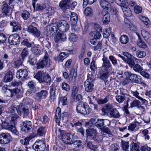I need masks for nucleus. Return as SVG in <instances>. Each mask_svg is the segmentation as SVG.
<instances>
[{
  "instance_id": "obj_32",
  "label": "nucleus",
  "mask_w": 151,
  "mask_h": 151,
  "mask_svg": "<svg viewBox=\"0 0 151 151\" xmlns=\"http://www.w3.org/2000/svg\"><path fill=\"white\" fill-rule=\"evenodd\" d=\"M31 51L36 56H38L40 54L41 52L40 47L38 46H34L32 47Z\"/></svg>"
},
{
  "instance_id": "obj_10",
  "label": "nucleus",
  "mask_w": 151,
  "mask_h": 151,
  "mask_svg": "<svg viewBox=\"0 0 151 151\" xmlns=\"http://www.w3.org/2000/svg\"><path fill=\"white\" fill-rule=\"evenodd\" d=\"M73 135L70 133L63 134L62 136L61 139L65 143L71 144L73 143Z\"/></svg>"
},
{
  "instance_id": "obj_43",
  "label": "nucleus",
  "mask_w": 151,
  "mask_h": 151,
  "mask_svg": "<svg viewBox=\"0 0 151 151\" xmlns=\"http://www.w3.org/2000/svg\"><path fill=\"white\" fill-rule=\"evenodd\" d=\"M100 130L101 133L103 134H104L105 133L111 134V133L110 129L108 127H103Z\"/></svg>"
},
{
  "instance_id": "obj_19",
  "label": "nucleus",
  "mask_w": 151,
  "mask_h": 151,
  "mask_svg": "<svg viewBox=\"0 0 151 151\" xmlns=\"http://www.w3.org/2000/svg\"><path fill=\"white\" fill-rule=\"evenodd\" d=\"M109 69L101 68L100 71V78L103 80L107 78L109 76Z\"/></svg>"
},
{
  "instance_id": "obj_28",
  "label": "nucleus",
  "mask_w": 151,
  "mask_h": 151,
  "mask_svg": "<svg viewBox=\"0 0 151 151\" xmlns=\"http://www.w3.org/2000/svg\"><path fill=\"white\" fill-rule=\"evenodd\" d=\"M20 60L23 61L29 55V52L28 49L26 47L23 48L21 52Z\"/></svg>"
},
{
  "instance_id": "obj_55",
  "label": "nucleus",
  "mask_w": 151,
  "mask_h": 151,
  "mask_svg": "<svg viewBox=\"0 0 151 151\" xmlns=\"http://www.w3.org/2000/svg\"><path fill=\"white\" fill-rule=\"evenodd\" d=\"M77 76V70L76 69H72L70 71V76L73 79L75 80V78Z\"/></svg>"
},
{
  "instance_id": "obj_59",
  "label": "nucleus",
  "mask_w": 151,
  "mask_h": 151,
  "mask_svg": "<svg viewBox=\"0 0 151 151\" xmlns=\"http://www.w3.org/2000/svg\"><path fill=\"white\" fill-rule=\"evenodd\" d=\"M100 32L97 31L92 32L91 33V36L95 38L96 39H99L100 38L101 36Z\"/></svg>"
},
{
  "instance_id": "obj_15",
  "label": "nucleus",
  "mask_w": 151,
  "mask_h": 151,
  "mask_svg": "<svg viewBox=\"0 0 151 151\" xmlns=\"http://www.w3.org/2000/svg\"><path fill=\"white\" fill-rule=\"evenodd\" d=\"M28 75V72L25 69H20L16 73L17 78L22 80L27 77Z\"/></svg>"
},
{
  "instance_id": "obj_54",
  "label": "nucleus",
  "mask_w": 151,
  "mask_h": 151,
  "mask_svg": "<svg viewBox=\"0 0 151 151\" xmlns=\"http://www.w3.org/2000/svg\"><path fill=\"white\" fill-rule=\"evenodd\" d=\"M116 100L119 103H122L124 101L126 97L125 95H118L116 96Z\"/></svg>"
},
{
  "instance_id": "obj_31",
  "label": "nucleus",
  "mask_w": 151,
  "mask_h": 151,
  "mask_svg": "<svg viewBox=\"0 0 151 151\" xmlns=\"http://www.w3.org/2000/svg\"><path fill=\"white\" fill-rule=\"evenodd\" d=\"M61 109L60 108H57L56 109L55 116L54 118L56 123L59 124L61 120Z\"/></svg>"
},
{
  "instance_id": "obj_49",
  "label": "nucleus",
  "mask_w": 151,
  "mask_h": 151,
  "mask_svg": "<svg viewBox=\"0 0 151 151\" xmlns=\"http://www.w3.org/2000/svg\"><path fill=\"white\" fill-rule=\"evenodd\" d=\"M111 32V28L109 27L108 28L105 29L103 31V35L104 37L105 38H108L110 35Z\"/></svg>"
},
{
  "instance_id": "obj_7",
  "label": "nucleus",
  "mask_w": 151,
  "mask_h": 151,
  "mask_svg": "<svg viewBox=\"0 0 151 151\" xmlns=\"http://www.w3.org/2000/svg\"><path fill=\"white\" fill-rule=\"evenodd\" d=\"M1 127L3 129H8L11 131L14 134H16L17 130L14 125H13L12 123H10L8 122L3 121L1 124H0Z\"/></svg>"
},
{
  "instance_id": "obj_3",
  "label": "nucleus",
  "mask_w": 151,
  "mask_h": 151,
  "mask_svg": "<svg viewBox=\"0 0 151 151\" xmlns=\"http://www.w3.org/2000/svg\"><path fill=\"white\" fill-rule=\"evenodd\" d=\"M90 108L84 103L80 102L77 104L76 110L78 113L84 115L90 113Z\"/></svg>"
},
{
  "instance_id": "obj_13",
  "label": "nucleus",
  "mask_w": 151,
  "mask_h": 151,
  "mask_svg": "<svg viewBox=\"0 0 151 151\" xmlns=\"http://www.w3.org/2000/svg\"><path fill=\"white\" fill-rule=\"evenodd\" d=\"M21 129L24 132H27L32 128L31 122L29 121L25 120L21 122Z\"/></svg>"
},
{
  "instance_id": "obj_2",
  "label": "nucleus",
  "mask_w": 151,
  "mask_h": 151,
  "mask_svg": "<svg viewBox=\"0 0 151 151\" xmlns=\"http://www.w3.org/2000/svg\"><path fill=\"white\" fill-rule=\"evenodd\" d=\"M42 53L45 55L43 58L41 60H39L36 64L37 68L38 69H42L46 67H49L52 63L46 51H44Z\"/></svg>"
},
{
  "instance_id": "obj_53",
  "label": "nucleus",
  "mask_w": 151,
  "mask_h": 151,
  "mask_svg": "<svg viewBox=\"0 0 151 151\" xmlns=\"http://www.w3.org/2000/svg\"><path fill=\"white\" fill-rule=\"evenodd\" d=\"M130 146L131 147L130 151H140L139 146L136 143L132 142Z\"/></svg>"
},
{
  "instance_id": "obj_44",
  "label": "nucleus",
  "mask_w": 151,
  "mask_h": 151,
  "mask_svg": "<svg viewBox=\"0 0 151 151\" xmlns=\"http://www.w3.org/2000/svg\"><path fill=\"white\" fill-rule=\"evenodd\" d=\"M85 144L88 147L93 150H95L98 148L97 145H93L91 142L86 141Z\"/></svg>"
},
{
  "instance_id": "obj_5",
  "label": "nucleus",
  "mask_w": 151,
  "mask_h": 151,
  "mask_svg": "<svg viewBox=\"0 0 151 151\" xmlns=\"http://www.w3.org/2000/svg\"><path fill=\"white\" fill-rule=\"evenodd\" d=\"M32 148L35 151H44L46 148L45 144L44 141L39 140L35 142Z\"/></svg>"
},
{
  "instance_id": "obj_42",
  "label": "nucleus",
  "mask_w": 151,
  "mask_h": 151,
  "mask_svg": "<svg viewBox=\"0 0 151 151\" xmlns=\"http://www.w3.org/2000/svg\"><path fill=\"white\" fill-rule=\"evenodd\" d=\"M138 36L139 38V39L137 42L138 45L140 47L143 48H146L147 45L143 41H142L141 39L139 38L140 36L138 35Z\"/></svg>"
},
{
  "instance_id": "obj_1",
  "label": "nucleus",
  "mask_w": 151,
  "mask_h": 151,
  "mask_svg": "<svg viewBox=\"0 0 151 151\" xmlns=\"http://www.w3.org/2000/svg\"><path fill=\"white\" fill-rule=\"evenodd\" d=\"M34 78L37 79L40 83L46 85H50L51 81L50 76L48 74H45L43 71H38L36 74Z\"/></svg>"
},
{
  "instance_id": "obj_16",
  "label": "nucleus",
  "mask_w": 151,
  "mask_h": 151,
  "mask_svg": "<svg viewBox=\"0 0 151 151\" xmlns=\"http://www.w3.org/2000/svg\"><path fill=\"white\" fill-rule=\"evenodd\" d=\"M57 24L55 23L53 24L52 26H48L46 28V30L48 34L52 35L58 31V27L57 26Z\"/></svg>"
},
{
  "instance_id": "obj_50",
  "label": "nucleus",
  "mask_w": 151,
  "mask_h": 151,
  "mask_svg": "<svg viewBox=\"0 0 151 151\" xmlns=\"http://www.w3.org/2000/svg\"><path fill=\"white\" fill-rule=\"evenodd\" d=\"M76 35L74 33H70L69 34V40L70 42H74L77 40Z\"/></svg>"
},
{
  "instance_id": "obj_14",
  "label": "nucleus",
  "mask_w": 151,
  "mask_h": 151,
  "mask_svg": "<svg viewBox=\"0 0 151 151\" xmlns=\"http://www.w3.org/2000/svg\"><path fill=\"white\" fill-rule=\"evenodd\" d=\"M27 31L33 36L37 37H39L40 35V31L36 27L33 26L31 24L28 26Z\"/></svg>"
},
{
  "instance_id": "obj_21",
  "label": "nucleus",
  "mask_w": 151,
  "mask_h": 151,
  "mask_svg": "<svg viewBox=\"0 0 151 151\" xmlns=\"http://www.w3.org/2000/svg\"><path fill=\"white\" fill-rule=\"evenodd\" d=\"M66 39V36L65 34L58 32L56 35L55 42L56 43H58L65 41Z\"/></svg>"
},
{
  "instance_id": "obj_27",
  "label": "nucleus",
  "mask_w": 151,
  "mask_h": 151,
  "mask_svg": "<svg viewBox=\"0 0 151 151\" xmlns=\"http://www.w3.org/2000/svg\"><path fill=\"white\" fill-rule=\"evenodd\" d=\"M86 133L87 137H91L93 139L96 135L97 131L93 129H89L86 130Z\"/></svg>"
},
{
  "instance_id": "obj_63",
  "label": "nucleus",
  "mask_w": 151,
  "mask_h": 151,
  "mask_svg": "<svg viewBox=\"0 0 151 151\" xmlns=\"http://www.w3.org/2000/svg\"><path fill=\"white\" fill-rule=\"evenodd\" d=\"M116 3L120 5L121 7L127 4L126 0H114Z\"/></svg>"
},
{
  "instance_id": "obj_18",
  "label": "nucleus",
  "mask_w": 151,
  "mask_h": 151,
  "mask_svg": "<svg viewBox=\"0 0 151 151\" xmlns=\"http://www.w3.org/2000/svg\"><path fill=\"white\" fill-rule=\"evenodd\" d=\"M103 61L102 66L101 68H105L108 69L111 66V63L108 59L107 57L104 54L103 55V58L102 59Z\"/></svg>"
},
{
  "instance_id": "obj_22",
  "label": "nucleus",
  "mask_w": 151,
  "mask_h": 151,
  "mask_svg": "<svg viewBox=\"0 0 151 151\" xmlns=\"http://www.w3.org/2000/svg\"><path fill=\"white\" fill-rule=\"evenodd\" d=\"M109 115L110 117L115 119L119 118L121 116L118 110L116 108L113 107L110 111Z\"/></svg>"
},
{
  "instance_id": "obj_52",
  "label": "nucleus",
  "mask_w": 151,
  "mask_h": 151,
  "mask_svg": "<svg viewBox=\"0 0 151 151\" xmlns=\"http://www.w3.org/2000/svg\"><path fill=\"white\" fill-rule=\"evenodd\" d=\"M129 40L128 36L126 35H122L120 38V41L123 44H126L127 43Z\"/></svg>"
},
{
  "instance_id": "obj_23",
  "label": "nucleus",
  "mask_w": 151,
  "mask_h": 151,
  "mask_svg": "<svg viewBox=\"0 0 151 151\" xmlns=\"http://www.w3.org/2000/svg\"><path fill=\"white\" fill-rule=\"evenodd\" d=\"M69 2L68 0H62L61 1L59 4V6L63 11L70 8V6L68 3Z\"/></svg>"
},
{
  "instance_id": "obj_47",
  "label": "nucleus",
  "mask_w": 151,
  "mask_h": 151,
  "mask_svg": "<svg viewBox=\"0 0 151 151\" xmlns=\"http://www.w3.org/2000/svg\"><path fill=\"white\" fill-rule=\"evenodd\" d=\"M136 55L139 58H142L144 57L146 55L145 51L137 50L136 52Z\"/></svg>"
},
{
  "instance_id": "obj_35",
  "label": "nucleus",
  "mask_w": 151,
  "mask_h": 151,
  "mask_svg": "<svg viewBox=\"0 0 151 151\" xmlns=\"http://www.w3.org/2000/svg\"><path fill=\"white\" fill-rule=\"evenodd\" d=\"M55 87L51 86L50 91V99L52 101H54L55 99Z\"/></svg>"
},
{
  "instance_id": "obj_9",
  "label": "nucleus",
  "mask_w": 151,
  "mask_h": 151,
  "mask_svg": "<svg viewBox=\"0 0 151 151\" xmlns=\"http://www.w3.org/2000/svg\"><path fill=\"white\" fill-rule=\"evenodd\" d=\"M129 79L133 82L136 83H141L142 81L141 77L139 75L129 72L127 73Z\"/></svg>"
},
{
  "instance_id": "obj_38",
  "label": "nucleus",
  "mask_w": 151,
  "mask_h": 151,
  "mask_svg": "<svg viewBox=\"0 0 151 151\" xmlns=\"http://www.w3.org/2000/svg\"><path fill=\"white\" fill-rule=\"evenodd\" d=\"M45 127H40L37 130V135L40 136H42L46 132Z\"/></svg>"
},
{
  "instance_id": "obj_40",
  "label": "nucleus",
  "mask_w": 151,
  "mask_h": 151,
  "mask_svg": "<svg viewBox=\"0 0 151 151\" xmlns=\"http://www.w3.org/2000/svg\"><path fill=\"white\" fill-rule=\"evenodd\" d=\"M59 104L63 106L67 105V98L65 96H62L60 97Z\"/></svg>"
},
{
  "instance_id": "obj_6",
  "label": "nucleus",
  "mask_w": 151,
  "mask_h": 151,
  "mask_svg": "<svg viewBox=\"0 0 151 151\" xmlns=\"http://www.w3.org/2000/svg\"><path fill=\"white\" fill-rule=\"evenodd\" d=\"M8 40L10 45H16L19 43L20 37L18 34L15 33L10 35L8 38Z\"/></svg>"
},
{
  "instance_id": "obj_56",
  "label": "nucleus",
  "mask_w": 151,
  "mask_h": 151,
  "mask_svg": "<svg viewBox=\"0 0 151 151\" xmlns=\"http://www.w3.org/2000/svg\"><path fill=\"white\" fill-rule=\"evenodd\" d=\"M21 44L24 46H26L28 48L32 46V44L29 42L27 39L24 40L21 42Z\"/></svg>"
},
{
  "instance_id": "obj_24",
  "label": "nucleus",
  "mask_w": 151,
  "mask_h": 151,
  "mask_svg": "<svg viewBox=\"0 0 151 151\" xmlns=\"http://www.w3.org/2000/svg\"><path fill=\"white\" fill-rule=\"evenodd\" d=\"M113 106L110 104L105 105L101 109L103 115L108 114L109 111L113 108Z\"/></svg>"
},
{
  "instance_id": "obj_45",
  "label": "nucleus",
  "mask_w": 151,
  "mask_h": 151,
  "mask_svg": "<svg viewBox=\"0 0 151 151\" xmlns=\"http://www.w3.org/2000/svg\"><path fill=\"white\" fill-rule=\"evenodd\" d=\"M18 117V115L16 114H13L12 115L11 122L13 125H14V126H15V124L17 123V121Z\"/></svg>"
},
{
  "instance_id": "obj_60",
  "label": "nucleus",
  "mask_w": 151,
  "mask_h": 151,
  "mask_svg": "<svg viewBox=\"0 0 151 151\" xmlns=\"http://www.w3.org/2000/svg\"><path fill=\"white\" fill-rule=\"evenodd\" d=\"M131 107H137L138 108L141 104V103L138 100H134L131 103Z\"/></svg>"
},
{
  "instance_id": "obj_36",
  "label": "nucleus",
  "mask_w": 151,
  "mask_h": 151,
  "mask_svg": "<svg viewBox=\"0 0 151 151\" xmlns=\"http://www.w3.org/2000/svg\"><path fill=\"white\" fill-rule=\"evenodd\" d=\"M21 113H23L24 114V116H27L29 113V111L27 108L24 106H20L18 108V110Z\"/></svg>"
},
{
  "instance_id": "obj_39",
  "label": "nucleus",
  "mask_w": 151,
  "mask_h": 151,
  "mask_svg": "<svg viewBox=\"0 0 151 151\" xmlns=\"http://www.w3.org/2000/svg\"><path fill=\"white\" fill-rule=\"evenodd\" d=\"M109 99V97L108 96H106L104 99H99L97 100V102L99 104H104L107 102Z\"/></svg>"
},
{
  "instance_id": "obj_62",
  "label": "nucleus",
  "mask_w": 151,
  "mask_h": 151,
  "mask_svg": "<svg viewBox=\"0 0 151 151\" xmlns=\"http://www.w3.org/2000/svg\"><path fill=\"white\" fill-rule=\"evenodd\" d=\"M73 145L75 147H78L81 145L82 141L79 140L73 139Z\"/></svg>"
},
{
  "instance_id": "obj_61",
  "label": "nucleus",
  "mask_w": 151,
  "mask_h": 151,
  "mask_svg": "<svg viewBox=\"0 0 151 151\" xmlns=\"http://www.w3.org/2000/svg\"><path fill=\"white\" fill-rule=\"evenodd\" d=\"M133 67L134 70L136 72H141L143 70L142 67L138 64L134 65Z\"/></svg>"
},
{
  "instance_id": "obj_46",
  "label": "nucleus",
  "mask_w": 151,
  "mask_h": 151,
  "mask_svg": "<svg viewBox=\"0 0 151 151\" xmlns=\"http://www.w3.org/2000/svg\"><path fill=\"white\" fill-rule=\"evenodd\" d=\"M46 5L45 4H37L36 6V10L39 11H42L46 8Z\"/></svg>"
},
{
  "instance_id": "obj_30",
  "label": "nucleus",
  "mask_w": 151,
  "mask_h": 151,
  "mask_svg": "<svg viewBox=\"0 0 151 151\" xmlns=\"http://www.w3.org/2000/svg\"><path fill=\"white\" fill-rule=\"evenodd\" d=\"M13 76L12 72L10 71L7 72L4 78V82H10L13 79Z\"/></svg>"
},
{
  "instance_id": "obj_37",
  "label": "nucleus",
  "mask_w": 151,
  "mask_h": 151,
  "mask_svg": "<svg viewBox=\"0 0 151 151\" xmlns=\"http://www.w3.org/2000/svg\"><path fill=\"white\" fill-rule=\"evenodd\" d=\"M104 119H98L95 123V125L101 129L104 125Z\"/></svg>"
},
{
  "instance_id": "obj_4",
  "label": "nucleus",
  "mask_w": 151,
  "mask_h": 151,
  "mask_svg": "<svg viewBox=\"0 0 151 151\" xmlns=\"http://www.w3.org/2000/svg\"><path fill=\"white\" fill-rule=\"evenodd\" d=\"M58 30L61 32H65L69 29V24L65 21L64 20H59L57 23Z\"/></svg>"
},
{
  "instance_id": "obj_51",
  "label": "nucleus",
  "mask_w": 151,
  "mask_h": 151,
  "mask_svg": "<svg viewBox=\"0 0 151 151\" xmlns=\"http://www.w3.org/2000/svg\"><path fill=\"white\" fill-rule=\"evenodd\" d=\"M109 3L106 0H101L100 2V5L101 6L104 8V9L107 10L108 9L107 6L108 5Z\"/></svg>"
},
{
  "instance_id": "obj_20",
  "label": "nucleus",
  "mask_w": 151,
  "mask_h": 151,
  "mask_svg": "<svg viewBox=\"0 0 151 151\" xmlns=\"http://www.w3.org/2000/svg\"><path fill=\"white\" fill-rule=\"evenodd\" d=\"M141 33L145 40L150 45H151V35L150 33L145 29L141 30Z\"/></svg>"
},
{
  "instance_id": "obj_17",
  "label": "nucleus",
  "mask_w": 151,
  "mask_h": 151,
  "mask_svg": "<svg viewBox=\"0 0 151 151\" xmlns=\"http://www.w3.org/2000/svg\"><path fill=\"white\" fill-rule=\"evenodd\" d=\"M9 24L12 29L13 32H17L21 29V25L17 22L14 21H11L10 22Z\"/></svg>"
},
{
  "instance_id": "obj_11",
  "label": "nucleus",
  "mask_w": 151,
  "mask_h": 151,
  "mask_svg": "<svg viewBox=\"0 0 151 151\" xmlns=\"http://www.w3.org/2000/svg\"><path fill=\"white\" fill-rule=\"evenodd\" d=\"M8 92L9 93V94L7 95V96L9 97H12L13 96L16 95L17 98L20 99L22 97L21 91L20 89L17 88L13 90H10L9 89L8 90Z\"/></svg>"
},
{
  "instance_id": "obj_26",
  "label": "nucleus",
  "mask_w": 151,
  "mask_h": 151,
  "mask_svg": "<svg viewBox=\"0 0 151 151\" xmlns=\"http://www.w3.org/2000/svg\"><path fill=\"white\" fill-rule=\"evenodd\" d=\"M94 85L93 83L85 81L84 82V87L85 90L88 92H91L93 89Z\"/></svg>"
},
{
  "instance_id": "obj_48",
  "label": "nucleus",
  "mask_w": 151,
  "mask_h": 151,
  "mask_svg": "<svg viewBox=\"0 0 151 151\" xmlns=\"http://www.w3.org/2000/svg\"><path fill=\"white\" fill-rule=\"evenodd\" d=\"M110 20V15L108 13L103 17V21L104 24H108Z\"/></svg>"
},
{
  "instance_id": "obj_25",
  "label": "nucleus",
  "mask_w": 151,
  "mask_h": 151,
  "mask_svg": "<svg viewBox=\"0 0 151 151\" xmlns=\"http://www.w3.org/2000/svg\"><path fill=\"white\" fill-rule=\"evenodd\" d=\"M121 8L124 15L128 17H130L132 16V12L130 8L128 7L127 4L123 6Z\"/></svg>"
},
{
  "instance_id": "obj_8",
  "label": "nucleus",
  "mask_w": 151,
  "mask_h": 151,
  "mask_svg": "<svg viewBox=\"0 0 151 151\" xmlns=\"http://www.w3.org/2000/svg\"><path fill=\"white\" fill-rule=\"evenodd\" d=\"M2 6V14L4 16L10 15L12 13V8L7 5L6 2H3Z\"/></svg>"
},
{
  "instance_id": "obj_34",
  "label": "nucleus",
  "mask_w": 151,
  "mask_h": 151,
  "mask_svg": "<svg viewBox=\"0 0 151 151\" xmlns=\"http://www.w3.org/2000/svg\"><path fill=\"white\" fill-rule=\"evenodd\" d=\"M68 53L62 52L58 56L57 60L58 62L61 63L64 59L68 56Z\"/></svg>"
},
{
  "instance_id": "obj_64",
  "label": "nucleus",
  "mask_w": 151,
  "mask_h": 151,
  "mask_svg": "<svg viewBox=\"0 0 151 151\" xmlns=\"http://www.w3.org/2000/svg\"><path fill=\"white\" fill-rule=\"evenodd\" d=\"M109 59L111 61L112 64L115 66L118 65V63L116 59L113 56L110 55L109 57Z\"/></svg>"
},
{
  "instance_id": "obj_33",
  "label": "nucleus",
  "mask_w": 151,
  "mask_h": 151,
  "mask_svg": "<svg viewBox=\"0 0 151 151\" xmlns=\"http://www.w3.org/2000/svg\"><path fill=\"white\" fill-rule=\"evenodd\" d=\"M47 91L46 90H43L37 93L36 95L40 99H42L45 98L47 96Z\"/></svg>"
},
{
  "instance_id": "obj_41",
  "label": "nucleus",
  "mask_w": 151,
  "mask_h": 151,
  "mask_svg": "<svg viewBox=\"0 0 151 151\" xmlns=\"http://www.w3.org/2000/svg\"><path fill=\"white\" fill-rule=\"evenodd\" d=\"M139 18L147 26V27H149L150 23V22L149 19L144 16H140Z\"/></svg>"
},
{
  "instance_id": "obj_12",
  "label": "nucleus",
  "mask_w": 151,
  "mask_h": 151,
  "mask_svg": "<svg viewBox=\"0 0 151 151\" xmlns=\"http://www.w3.org/2000/svg\"><path fill=\"white\" fill-rule=\"evenodd\" d=\"M11 137L10 134L7 133H2L0 134V143L6 144L10 142Z\"/></svg>"
},
{
  "instance_id": "obj_58",
  "label": "nucleus",
  "mask_w": 151,
  "mask_h": 151,
  "mask_svg": "<svg viewBox=\"0 0 151 151\" xmlns=\"http://www.w3.org/2000/svg\"><path fill=\"white\" fill-rule=\"evenodd\" d=\"M30 14L27 10L24 11L21 14V16L24 20H27L29 17Z\"/></svg>"
},
{
  "instance_id": "obj_29",
  "label": "nucleus",
  "mask_w": 151,
  "mask_h": 151,
  "mask_svg": "<svg viewBox=\"0 0 151 151\" xmlns=\"http://www.w3.org/2000/svg\"><path fill=\"white\" fill-rule=\"evenodd\" d=\"M78 19V16L76 13H71L70 17V22L72 25L73 26L76 25Z\"/></svg>"
},
{
  "instance_id": "obj_57",
  "label": "nucleus",
  "mask_w": 151,
  "mask_h": 151,
  "mask_svg": "<svg viewBox=\"0 0 151 151\" xmlns=\"http://www.w3.org/2000/svg\"><path fill=\"white\" fill-rule=\"evenodd\" d=\"M93 11L90 7H87L85 10V14L87 16H91L93 15Z\"/></svg>"
}]
</instances>
